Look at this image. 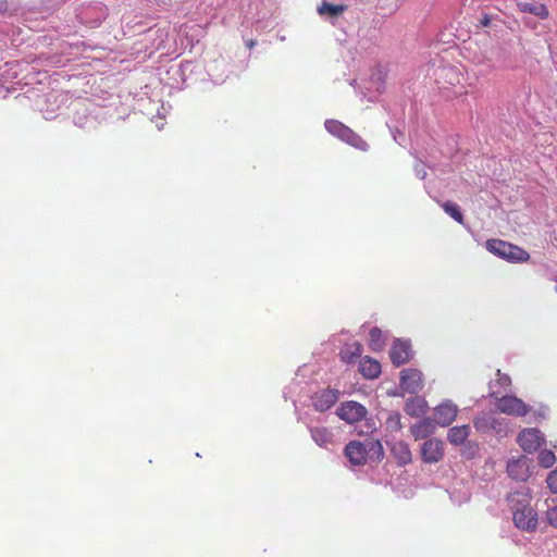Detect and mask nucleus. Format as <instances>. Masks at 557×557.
I'll use <instances>...</instances> for the list:
<instances>
[{
  "instance_id": "f257e3e1",
  "label": "nucleus",
  "mask_w": 557,
  "mask_h": 557,
  "mask_svg": "<svg viewBox=\"0 0 557 557\" xmlns=\"http://www.w3.org/2000/svg\"><path fill=\"white\" fill-rule=\"evenodd\" d=\"M485 247L491 253L509 262H522L530 258L524 249L502 239H488Z\"/></svg>"
},
{
  "instance_id": "f03ea898",
  "label": "nucleus",
  "mask_w": 557,
  "mask_h": 557,
  "mask_svg": "<svg viewBox=\"0 0 557 557\" xmlns=\"http://www.w3.org/2000/svg\"><path fill=\"white\" fill-rule=\"evenodd\" d=\"M370 451L376 454L377 458L383 456V447L379 442L363 444L358 441H352L345 447V456L355 466L364 465Z\"/></svg>"
},
{
  "instance_id": "7ed1b4c3",
  "label": "nucleus",
  "mask_w": 557,
  "mask_h": 557,
  "mask_svg": "<svg viewBox=\"0 0 557 557\" xmlns=\"http://www.w3.org/2000/svg\"><path fill=\"white\" fill-rule=\"evenodd\" d=\"M324 126L330 134L357 149L366 151L369 147L357 133L337 120H326Z\"/></svg>"
},
{
  "instance_id": "20e7f679",
  "label": "nucleus",
  "mask_w": 557,
  "mask_h": 557,
  "mask_svg": "<svg viewBox=\"0 0 557 557\" xmlns=\"http://www.w3.org/2000/svg\"><path fill=\"white\" fill-rule=\"evenodd\" d=\"M495 405L502 413L513 417H524L531 411V407L515 395L498 397L496 398Z\"/></svg>"
},
{
  "instance_id": "39448f33",
  "label": "nucleus",
  "mask_w": 557,
  "mask_h": 557,
  "mask_svg": "<svg viewBox=\"0 0 557 557\" xmlns=\"http://www.w3.org/2000/svg\"><path fill=\"white\" fill-rule=\"evenodd\" d=\"M517 442L524 453L533 454L545 443V437L539 429L527 428L518 434Z\"/></svg>"
},
{
  "instance_id": "423d86ee",
  "label": "nucleus",
  "mask_w": 557,
  "mask_h": 557,
  "mask_svg": "<svg viewBox=\"0 0 557 557\" xmlns=\"http://www.w3.org/2000/svg\"><path fill=\"white\" fill-rule=\"evenodd\" d=\"M420 456L425 463H437L444 457V442L431 437L425 440L420 446Z\"/></svg>"
},
{
  "instance_id": "0eeeda50",
  "label": "nucleus",
  "mask_w": 557,
  "mask_h": 557,
  "mask_svg": "<svg viewBox=\"0 0 557 557\" xmlns=\"http://www.w3.org/2000/svg\"><path fill=\"white\" fill-rule=\"evenodd\" d=\"M336 413L342 420L352 424L361 421L366 417L367 409L361 404L350 400L343 403L337 408Z\"/></svg>"
},
{
  "instance_id": "6e6552de",
  "label": "nucleus",
  "mask_w": 557,
  "mask_h": 557,
  "mask_svg": "<svg viewBox=\"0 0 557 557\" xmlns=\"http://www.w3.org/2000/svg\"><path fill=\"white\" fill-rule=\"evenodd\" d=\"M399 386L405 393H419L423 387L422 372L417 369H404L400 372Z\"/></svg>"
},
{
  "instance_id": "1a4fd4ad",
  "label": "nucleus",
  "mask_w": 557,
  "mask_h": 557,
  "mask_svg": "<svg viewBox=\"0 0 557 557\" xmlns=\"http://www.w3.org/2000/svg\"><path fill=\"white\" fill-rule=\"evenodd\" d=\"M530 465L531 460L525 456L511 458L507 462V473L511 479L524 482L531 475Z\"/></svg>"
},
{
  "instance_id": "9d476101",
  "label": "nucleus",
  "mask_w": 557,
  "mask_h": 557,
  "mask_svg": "<svg viewBox=\"0 0 557 557\" xmlns=\"http://www.w3.org/2000/svg\"><path fill=\"white\" fill-rule=\"evenodd\" d=\"M513 522L518 529L533 531L537 524V515L533 508L523 506L513 512Z\"/></svg>"
},
{
  "instance_id": "9b49d317",
  "label": "nucleus",
  "mask_w": 557,
  "mask_h": 557,
  "mask_svg": "<svg viewBox=\"0 0 557 557\" xmlns=\"http://www.w3.org/2000/svg\"><path fill=\"white\" fill-rule=\"evenodd\" d=\"M389 357L396 367L407 363L412 357L410 343L396 339L391 348Z\"/></svg>"
},
{
  "instance_id": "f8f14e48",
  "label": "nucleus",
  "mask_w": 557,
  "mask_h": 557,
  "mask_svg": "<svg viewBox=\"0 0 557 557\" xmlns=\"http://www.w3.org/2000/svg\"><path fill=\"white\" fill-rule=\"evenodd\" d=\"M457 406L450 400L438 405L434 411V422L436 425L448 426L456 419Z\"/></svg>"
},
{
  "instance_id": "ddd939ff",
  "label": "nucleus",
  "mask_w": 557,
  "mask_h": 557,
  "mask_svg": "<svg viewBox=\"0 0 557 557\" xmlns=\"http://www.w3.org/2000/svg\"><path fill=\"white\" fill-rule=\"evenodd\" d=\"M339 393L336 389H323L313 397V407L317 411L324 412L335 405Z\"/></svg>"
},
{
  "instance_id": "4468645a",
  "label": "nucleus",
  "mask_w": 557,
  "mask_h": 557,
  "mask_svg": "<svg viewBox=\"0 0 557 557\" xmlns=\"http://www.w3.org/2000/svg\"><path fill=\"white\" fill-rule=\"evenodd\" d=\"M436 430V423L431 418H424L411 426V434L416 440H428Z\"/></svg>"
},
{
  "instance_id": "2eb2a0df",
  "label": "nucleus",
  "mask_w": 557,
  "mask_h": 557,
  "mask_svg": "<svg viewBox=\"0 0 557 557\" xmlns=\"http://www.w3.org/2000/svg\"><path fill=\"white\" fill-rule=\"evenodd\" d=\"M391 453L400 466L411 462L412 455L407 443L398 441L392 444Z\"/></svg>"
},
{
  "instance_id": "dca6fc26",
  "label": "nucleus",
  "mask_w": 557,
  "mask_h": 557,
  "mask_svg": "<svg viewBox=\"0 0 557 557\" xmlns=\"http://www.w3.org/2000/svg\"><path fill=\"white\" fill-rule=\"evenodd\" d=\"M347 10L345 4H333L325 0L318 7V13L329 20H335L339 17Z\"/></svg>"
},
{
  "instance_id": "f3484780",
  "label": "nucleus",
  "mask_w": 557,
  "mask_h": 557,
  "mask_svg": "<svg viewBox=\"0 0 557 557\" xmlns=\"http://www.w3.org/2000/svg\"><path fill=\"white\" fill-rule=\"evenodd\" d=\"M359 370L364 377L375 379L381 373V364L370 357H363L360 360Z\"/></svg>"
},
{
  "instance_id": "a211bd4d",
  "label": "nucleus",
  "mask_w": 557,
  "mask_h": 557,
  "mask_svg": "<svg viewBox=\"0 0 557 557\" xmlns=\"http://www.w3.org/2000/svg\"><path fill=\"white\" fill-rule=\"evenodd\" d=\"M310 434L312 440L320 447L327 448L329 445L333 444V434L327 428H310Z\"/></svg>"
},
{
  "instance_id": "6ab92c4d",
  "label": "nucleus",
  "mask_w": 557,
  "mask_h": 557,
  "mask_svg": "<svg viewBox=\"0 0 557 557\" xmlns=\"http://www.w3.org/2000/svg\"><path fill=\"white\" fill-rule=\"evenodd\" d=\"M470 435V426L467 424L460 426H454L449 429L447 434V440L451 445L459 446L465 443V441Z\"/></svg>"
},
{
  "instance_id": "aec40b11",
  "label": "nucleus",
  "mask_w": 557,
  "mask_h": 557,
  "mask_svg": "<svg viewBox=\"0 0 557 557\" xmlns=\"http://www.w3.org/2000/svg\"><path fill=\"white\" fill-rule=\"evenodd\" d=\"M405 411L410 417H420L426 411V401L421 397H411L405 404Z\"/></svg>"
},
{
  "instance_id": "412c9836",
  "label": "nucleus",
  "mask_w": 557,
  "mask_h": 557,
  "mask_svg": "<svg viewBox=\"0 0 557 557\" xmlns=\"http://www.w3.org/2000/svg\"><path fill=\"white\" fill-rule=\"evenodd\" d=\"M362 346L358 342L346 344L341 350V358L346 363H352L361 355Z\"/></svg>"
},
{
  "instance_id": "4be33fe9",
  "label": "nucleus",
  "mask_w": 557,
  "mask_h": 557,
  "mask_svg": "<svg viewBox=\"0 0 557 557\" xmlns=\"http://www.w3.org/2000/svg\"><path fill=\"white\" fill-rule=\"evenodd\" d=\"M517 5L519 10L523 13H530L540 18H545L548 16V11L546 7L542 3L518 2Z\"/></svg>"
},
{
  "instance_id": "5701e85b",
  "label": "nucleus",
  "mask_w": 557,
  "mask_h": 557,
  "mask_svg": "<svg viewBox=\"0 0 557 557\" xmlns=\"http://www.w3.org/2000/svg\"><path fill=\"white\" fill-rule=\"evenodd\" d=\"M493 424V413H481L474 421V428L482 433H490Z\"/></svg>"
},
{
  "instance_id": "b1692460",
  "label": "nucleus",
  "mask_w": 557,
  "mask_h": 557,
  "mask_svg": "<svg viewBox=\"0 0 557 557\" xmlns=\"http://www.w3.org/2000/svg\"><path fill=\"white\" fill-rule=\"evenodd\" d=\"M510 422L506 418L496 417L493 414V424L491 426V432L495 433L498 436H506L509 432Z\"/></svg>"
},
{
  "instance_id": "393cba45",
  "label": "nucleus",
  "mask_w": 557,
  "mask_h": 557,
  "mask_svg": "<svg viewBox=\"0 0 557 557\" xmlns=\"http://www.w3.org/2000/svg\"><path fill=\"white\" fill-rule=\"evenodd\" d=\"M497 376H498V379H497L495 382H491V383H490V393H488V396H490V397H495V396H496V394H498V393H499V391H495V389H494V387H495L496 385H498V386H499V387H502V388H507V387H508V386H510V384H511V379H510V376H509V375H507V374H503V373H500V371H499V370H497Z\"/></svg>"
},
{
  "instance_id": "a878e982",
  "label": "nucleus",
  "mask_w": 557,
  "mask_h": 557,
  "mask_svg": "<svg viewBox=\"0 0 557 557\" xmlns=\"http://www.w3.org/2000/svg\"><path fill=\"white\" fill-rule=\"evenodd\" d=\"M444 211L451 216L456 222L463 224V215L457 203L453 201H446L442 205Z\"/></svg>"
},
{
  "instance_id": "bb28decb",
  "label": "nucleus",
  "mask_w": 557,
  "mask_h": 557,
  "mask_svg": "<svg viewBox=\"0 0 557 557\" xmlns=\"http://www.w3.org/2000/svg\"><path fill=\"white\" fill-rule=\"evenodd\" d=\"M369 345L372 350L380 351L384 347V341L382 338V331L379 327H372L370 330V342Z\"/></svg>"
},
{
  "instance_id": "cd10ccee",
  "label": "nucleus",
  "mask_w": 557,
  "mask_h": 557,
  "mask_svg": "<svg viewBox=\"0 0 557 557\" xmlns=\"http://www.w3.org/2000/svg\"><path fill=\"white\" fill-rule=\"evenodd\" d=\"M556 462V456L554 451L549 449H543L539 454V463L544 468H550Z\"/></svg>"
},
{
  "instance_id": "c85d7f7f",
  "label": "nucleus",
  "mask_w": 557,
  "mask_h": 557,
  "mask_svg": "<svg viewBox=\"0 0 557 557\" xmlns=\"http://www.w3.org/2000/svg\"><path fill=\"white\" fill-rule=\"evenodd\" d=\"M386 424L388 429L399 431L401 429L400 414L398 412L389 414Z\"/></svg>"
},
{
  "instance_id": "c756f323",
  "label": "nucleus",
  "mask_w": 557,
  "mask_h": 557,
  "mask_svg": "<svg viewBox=\"0 0 557 557\" xmlns=\"http://www.w3.org/2000/svg\"><path fill=\"white\" fill-rule=\"evenodd\" d=\"M534 421H541L547 418L548 414V407L546 406H540L535 410H531Z\"/></svg>"
},
{
  "instance_id": "7c9ffc66",
  "label": "nucleus",
  "mask_w": 557,
  "mask_h": 557,
  "mask_svg": "<svg viewBox=\"0 0 557 557\" xmlns=\"http://www.w3.org/2000/svg\"><path fill=\"white\" fill-rule=\"evenodd\" d=\"M546 482L549 490L557 494V470H554L548 474Z\"/></svg>"
},
{
  "instance_id": "2f4dec72",
  "label": "nucleus",
  "mask_w": 557,
  "mask_h": 557,
  "mask_svg": "<svg viewBox=\"0 0 557 557\" xmlns=\"http://www.w3.org/2000/svg\"><path fill=\"white\" fill-rule=\"evenodd\" d=\"M547 520L549 524L557 528V506L547 510Z\"/></svg>"
},
{
  "instance_id": "473e14b6",
  "label": "nucleus",
  "mask_w": 557,
  "mask_h": 557,
  "mask_svg": "<svg viewBox=\"0 0 557 557\" xmlns=\"http://www.w3.org/2000/svg\"><path fill=\"white\" fill-rule=\"evenodd\" d=\"M414 172H416V175L420 178V180H424L426 177V170H425V166L424 164L420 163V164H417L414 166Z\"/></svg>"
},
{
  "instance_id": "72a5a7b5",
  "label": "nucleus",
  "mask_w": 557,
  "mask_h": 557,
  "mask_svg": "<svg viewBox=\"0 0 557 557\" xmlns=\"http://www.w3.org/2000/svg\"><path fill=\"white\" fill-rule=\"evenodd\" d=\"M480 24L482 26H490L493 22V16L491 14H487V13H482V16L480 17Z\"/></svg>"
},
{
  "instance_id": "f704fd0d",
  "label": "nucleus",
  "mask_w": 557,
  "mask_h": 557,
  "mask_svg": "<svg viewBox=\"0 0 557 557\" xmlns=\"http://www.w3.org/2000/svg\"><path fill=\"white\" fill-rule=\"evenodd\" d=\"M8 11V1L0 0V13H4Z\"/></svg>"
},
{
  "instance_id": "c9c22d12",
  "label": "nucleus",
  "mask_w": 557,
  "mask_h": 557,
  "mask_svg": "<svg viewBox=\"0 0 557 557\" xmlns=\"http://www.w3.org/2000/svg\"><path fill=\"white\" fill-rule=\"evenodd\" d=\"M256 45H257V41H256V40H253V39H250V40H247V41H246V46H247L249 49H252Z\"/></svg>"
},
{
  "instance_id": "e433bc0d",
  "label": "nucleus",
  "mask_w": 557,
  "mask_h": 557,
  "mask_svg": "<svg viewBox=\"0 0 557 557\" xmlns=\"http://www.w3.org/2000/svg\"><path fill=\"white\" fill-rule=\"evenodd\" d=\"M383 89H384V85H383V83H381L380 86L376 87V90L381 92Z\"/></svg>"
}]
</instances>
